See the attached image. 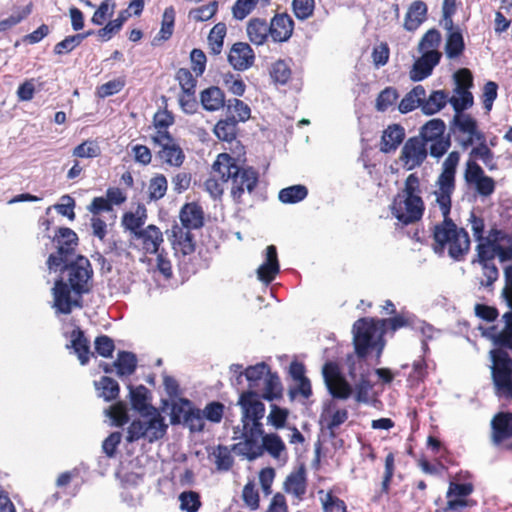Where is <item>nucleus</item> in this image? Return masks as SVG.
<instances>
[{"mask_svg": "<svg viewBox=\"0 0 512 512\" xmlns=\"http://www.w3.org/2000/svg\"><path fill=\"white\" fill-rule=\"evenodd\" d=\"M58 270L60 275L51 289L52 308L57 314L68 315L74 308H82V297L91 290L93 269L85 256L77 255Z\"/></svg>", "mask_w": 512, "mask_h": 512, "instance_id": "1", "label": "nucleus"}, {"mask_svg": "<svg viewBox=\"0 0 512 512\" xmlns=\"http://www.w3.org/2000/svg\"><path fill=\"white\" fill-rule=\"evenodd\" d=\"M439 205L443 216V221L434 225L432 230L433 244L435 253L443 254L447 250L448 255L455 261L464 260L470 250V237L468 232L458 227L450 218L452 202L443 206L442 202H436Z\"/></svg>", "mask_w": 512, "mask_h": 512, "instance_id": "2", "label": "nucleus"}, {"mask_svg": "<svg viewBox=\"0 0 512 512\" xmlns=\"http://www.w3.org/2000/svg\"><path fill=\"white\" fill-rule=\"evenodd\" d=\"M212 172L218 174L222 182H231L230 195L236 204H242L245 192L253 193L259 183V173L255 168L239 165L238 160L228 153L217 156Z\"/></svg>", "mask_w": 512, "mask_h": 512, "instance_id": "3", "label": "nucleus"}, {"mask_svg": "<svg viewBox=\"0 0 512 512\" xmlns=\"http://www.w3.org/2000/svg\"><path fill=\"white\" fill-rule=\"evenodd\" d=\"M421 180L417 173L409 174L390 205L391 214L404 226L420 221L425 212Z\"/></svg>", "mask_w": 512, "mask_h": 512, "instance_id": "4", "label": "nucleus"}, {"mask_svg": "<svg viewBox=\"0 0 512 512\" xmlns=\"http://www.w3.org/2000/svg\"><path fill=\"white\" fill-rule=\"evenodd\" d=\"M353 344L355 353L359 358H366L370 350L377 348V356L379 357L384 348L382 327L379 319L360 318L353 324Z\"/></svg>", "mask_w": 512, "mask_h": 512, "instance_id": "5", "label": "nucleus"}, {"mask_svg": "<svg viewBox=\"0 0 512 512\" xmlns=\"http://www.w3.org/2000/svg\"><path fill=\"white\" fill-rule=\"evenodd\" d=\"M419 137L428 149L429 155L439 160L451 147L450 133H446V124L440 118L427 121L419 131Z\"/></svg>", "mask_w": 512, "mask_h": 512, "instance_id": "6", "label": "nucleus"}, {"mask_svg": "<svg viewBox=\"0 0 512 512\" xmlns=\"http://www.w3.org/2000/svg\"><path fill=\"white\" fill-rule=\"evenodd\" d=\"M78 240L77 234L72 229L68 227H60L57 229L53 237L56 252L51 253L46 261L49 271L56 272L63 263L75 259Z\"/></svg>", "mask_w": 512, "mask_h": 512, "instance_id": "7", "label": "nucleus"}, {"mask_svg": "<svg viewBox=\"0 0 512 512\" xmlns=\"http://www.w3.org/2000/svg\"><path fill=\"white\" fill-rule=\"evenodd\" d=\"M168 425L164 417L155 412L148 420L135 419L127 428L126 441L133 443L141 438L153 443L162 439L167 433Z\"/></svg>", "mask_w": 512, "mask_h": 512, "instance_id": "8", "label": "nucleus"}, {"mask_svg": "<svg viewBox=\"0 0 512 512\" xmlns=\"http://www.w3.org/2000/svg\"><path fill=\"white\" fill-rule=\"evenodd\" d=\"M449 133L463 150L485 140V134L472 115H454L449 123Z\"/></svg>", "mask_w": 512, "mask_h": 512, "instance_id": "9", "label": "nucleus"}, {"mask_svg": "<svg viewBox=\"0 0 512 512\" xmlns=\"http://www.w3.org/2000/svg\"><path fill=\"white\" fill-rule=\"evenodd\" d=\"M491 377L494 387L509 395L512 390V358L504 347L490 351Z\"/></svg>", "mask_w": 512, "mask_h": 512, "instance_id": "10", "label": "nucleus"}, {"mask_svg": "<svg viewBox=\"0 0 512 512\" xmlns=\"http://www.w3.org/2000/svg\"><path fill=\"white\" fill-rule=\"evenodd\" d=\"M460 161V153L451 151L442 164V171L436 180V202H442L443 206L452 202V194L456 188V170Z\"/></svg>", "mask_w": 512, "mask_h": 512, "instance_id": "11", "label": "nucleus"}, {"mask_svg": "<svg viewBox=\"0 0 512 512\" xmlns=\"http://www.w3.org/2000/svg\"><path fill=\"white\" fill-rule=\"evenodd\" d=\"M237 405L241 409V423L243 427H263L261 420L265 415V405L256 391L246 390L241 392Z\"/></svg>", "mask_w": 512, "mask_h": 512, "instance_id": "12", "label": "nucleus"}, {"mask_svg": "<svg viewBox=\"0 0 512 512\" xmlns=\"http://www.w3.org/2000/svg\"><path fill=\"white\" fill-rule=\"evenodd\" d=\"M322 374L325 384L334 398L345 400L351 396L352 387L341 374L337 363L326 362Z\"/></svg>", "mask_w": 512, "mask_h": 512, "instance_id": "13", "label": "nucleus"}, {"mask_svg": "<svg viewBox=\"0 0 512 512\" xmlns=\"http://www.w3.org/2000/svg\"><path fill=\"white\" fill-rule=\"evenodd\" d=\"M428 154V149L424 146L423 141L419 137L413 136L404 142L399 161L406 170L410 171L420 167L426 161Z\"/></svg>", "mask_w": 512, "mask_h": 512, "instance_id": "14", "label": "nucleus"}, {"mask_svg": "<svg viewBox=\"0 0 512 512\" xmlns=\"http://www.w3.org/2000/svg\"><path fill=\"white\" fill-rule=\"evenodd\" d=\"M242 436L244 441L234 444L233 450L250 461L263 455L262 444H259V438L264 436L263 427H243Z\"/></svg>", "mask_w": 512, "mask_h": 512, "instance_id": "15", "label": "nucleus"}, {"mask_svg": "<svg viewBox=\"0 0 512 512\" xmlns=\"http://www.w3.org/2000/svg\"><path fill=\"white\" fill-rule=\"evenodd\" d=\"M479 243L476 246L477 259L472 263L478 261L481 263H492L491 261L498 255L500 261L512 260V238H508L509 245L507 247L501 246L499 243H491V241L482 239L477 240Z\"/></svg>", "mask_w": 512, "mask_h": 512, "instance_id": "16", "label": "nucleus"}, {"mask_svg": "<svg viewBox=\"0 0 512 512\" xmlns=\"http://www.w3.org/2000/svg\"><path fill=\"white\" fill-rule=\"evenodd\" d=\"M152 143L158 147L156 156L163 164L174 168H179L183 165L186 156L174 136H170V139Z\"/></svg>", "mask_w": 512, "mask_h": 512, "instance_id": "17", "label": "nucleus"}, {"mask_svg": "<svg viewBox=\"0 0 512 512\" xmlns=\"http://www.w3.org/2000/svg\"><path fill=\"white\" fill-rule=\"evenodd\" d=\"M133 240L138 242L136 247L145 255L159 252L164 243L161 229L154 224H149L142 231H139Z\"/></svg>", "mask_w": 512, "mask_h": 512, "instance_id": "18", "label": "nucleus"}, {"mask_svg": "<svg viewBox=\"0 0 512 512\" xmlns=\"http://www.w3.org/2000/svg\"><path fill=\"white\" fill-rule=\"evenodd\" d=\"M295 23L287 12L275 13L269 22L270 37L275 43L287 42L293 35Z\"/></svg>", "mask_w": 512, "mask_h": 512, "instance_id": "19", "label": "nucleus"}, {"mask_svg": "<svg viewBox=\"0 0 512 512\" xmlns=\"http://www.w3.org/2000/svg\"><path fill=\"white\" fill-rule=\"evenodd\" d=\"M348 417L347 409L328 406L322 411L319 423L322 430L327 431L330 438H336L339 427L348 420Z\"/></svg>", "mask_w": 512, "mask_h": 512, "instance_id": "20", "label": "nucleus"}, {"mask_svg": "<svg viewBox=\"0 0 512 512\" xmlns=\"http://www.w3.org/2000/svg\"><path fill=\"white\" fill-rule=\"evenodd\" d=\"M171 245L172 248L182 255H191L196 249V240L190 229L180 227L174 224L171 227Z\"/></svg>", "mask_w": 512, "mask_h": 512, "instance_id": "21", "label": "nucleus"}, {"mask_svg": "<svg viewBox=\"0 0 512 512\" xmlns=\"http://www.w3.org/2000/svg\"><path fill=\"white\" fill-rule=\"evenodd\" d=\"M255 55L249 44L238 42L233 44L228 54V61L234 69L244 71L254 64Z\"/></svg>", "mask_w": 512, "mask_h": 512, "instance_id": "22", "label": "nucleus"}, {"mask_svg": "<svg viewBox=\"0 0 512 512\" xmlns=\"http://www.w3.org/2000/svg\"><path fill=\"white\" fill-rule=\"evenodd\" d=\"M441 53L437 50L423 52L422 56L414 63L411 71L413 81H421L431 75L433 68L440 62Z\"/></svg>", "mask_w": 512, "mask_h": 512, "instance_id": "23", "label": "nucleus"}, {"mask_svg": "<svg viewBox=\"0 0 512 512\" xmlns=\"http://www.w3.org/2000/svg\"><path fill=\"white\" fill-rule=\"evenodd\" d=\"M180 227L190 230L200 229L204 226V211L197 202L185 203L179 212Z\"/></svg>", "mask_w": 512, "mask_h": 512, "instance_id": "24", "label": "nucleus"}, {"mask_svg": "<svg viewBox=\"0 0 512 512\" xmlns=\"http://www.w3.org/2000/svg\"><path fill=\"white\" fill-rule=\"evenodd\" d=\"M280 271L278 261L277 249L274 245H269L266 248V260L257 269L258 279L265 283L270 284Z\"/></svg>", "mask_w": 512, "mask_h": 512, "instance_id": "25", "label": "nucleus"}, {"mask_svg": "<svg viewBox=\"0 0 512 512\" xmlns=\"http://www.w3.org/2000/svg\"><path fill=\"white\" fill-rule=\"evenodd\" d=\"M71 342L67 348H72L81 365H87L91 356L94 355L90 350V342L85 336L84 331L76 326L70 333Z\"/></svg>", "mask_w": 512, "mask_h": 512, "instance_id": "26", "label": "nucleus"}, {"mask_svg": "<svg viewBox=\"0 0 512 512\" xmlns=\"http://www.w3.org/2000/svg\"><path fill=\"white\" fill-rule=\"evenodd\" d=\"M155 128V133L151 136V142H160L165 139H170L173 136L169 131V127L175 123L174 114L167 110H158L152 120Z\"/></svg>", "mask_w": 512, "mask_h": 512, "instance_id": "27", "label": "nucleus"}, {"mask_svg": "<svg viewBox=\"0 0 512 512\" xmlns=\"http://www.w3.org/2000/svg\"><path fill=\"white\" fill-rule=\"evenodd\" d=\"M283 490L293 495L298 501H302L307 491V478L304 467L290 473L283 484Z\"/></svg>", "mask_w": 512, "mask_h": 512, "instance_id": "28", "label": "nucleus"}, {"mask_svg": "<svg viewBox=\"0 0 512 512\" xmlns=\"http://www.w3.org/2000/svg\"><path fill=\"white\" fill-rule=\"evenodd\" d=\"M405 129L400 124H391L383 131L380 141V151L395 152L405 139Z\"/></svg>", "mask_w": 512, "mask_h": 512, "instance_id": "29", "label": "nucleus"}, {"mask_svg": "<svg viewBox=\"0 0 512 512\" xmlns=\"http://www.w3.org/2000/svg\"><path fill=\"white\" fill-rule=\"evenodd\" d=\"M147 209L143 204H139L135 211L125 212L121 219V225L124 230L131 233L133 239L139 231H142L145 227L144 224L147 220Z\"/></svg>", "mask_w": 512, "mask_h": 512, "instance_id": "30", "label": "nucleus"}, {"mask_svg": "<svg viewBox=\"0 0 512 512\" xmlns=\"http://www.w3.org/2000/svg\"><path fill=\"white\" fill-rule=\"evenodd\" d=\"M246 33L249 41L256 45H264L270 37L269 23L260 17L249 19L246 25Z\"/></svg>", "mask_w": 512, "mask_h": 512, "instance_id": "31", "label": "nucleus"}, {"mask_svg": "<svg viewBox=\"0 0 512 512\" xmlns=\"http://www.w3.org/2000/svg\"><path fill=\"white\" fill-rule=\"evenodd\" d=\"M493 439L500 443L512 437V413L499 412L492 420Z\"/></svg>", "mask_w": 512, "mask_h": 512, "instance_id": "32", "label": "nucleus"}, {"mask_svg": "<svg viewBox=\"0 0 512 512\" xmlns=\"http://www.w3.org/2000/svg\"><path fill=\"white\" fill-rule=\"evenodd\" d=\"M427 17V5L421 0L411 3L404 19V28L407 31H415Z\"/></svg>", "mask_w": 512, "mask_h": 512, "instance_id": "33", "label": "nucleus"}, {"mask_svg": "<svg viewBox=\"0 0 512 512\" xmlns=\"http://www.w3.org/2000/svg\"><path fill=\"white\" fill-rule=\"evenodd\" d=\"M200 102L206 111H217L225 107V94L219 87L210 86L201 91Z\"/></svg>", "mask_w": 512, "mask_h": 512, "instance_id": "34", "label": "nucleus"}, {"mask_svg": "<svg viewBox=\"0 0 512 512\" xmlns=\"http://www.w3.org/2000/svg\"><path fill=\"white\" fill-rule=\"evenodd\" d=\"M448 35L445 44V53L448 58L456 59L465 50V42L462 35V32L458 26H454L452 23V28L447 29Z\"/></svg>", "mask_w": 512, "mask_h": 512, "instance_id": "35", "label": "nucleus"}, {"mask_svg": "<svg viewBox=\"0 0 512 512\" xmlns=\"http://www.w3.org/2000/svg\"><path fill=\"white\" fill-rule=\"evenodd\" d=\"M168 190V180L162 173H155L148 181L147 202H157L165 197Z\"/></svg>", "mask_w": 512, "mask_h": 512, "instance_id": "36", "label": "nucleus"}, {"mask_svg": "<svg viewBox=\"0 0 512 512\" xmlns=\"http://www.w3.org/2000/svg\"><path fill=\"white\" fill-rule=\"evenodd\" d=\"M175 17L176 12L173 6L165 8L162 15L161 28L153 39V45H158L159 43L167 41L172 37L175 26Z\"/></svg>", "mask_w": 512, "mask_h": 512, "instance_id": "37", "label": "nucleus"}, {"mask_svg": "<svg viewBox=\"0 0 512 512\" xmlns=\"http://www.w3.org/2000/svg\"><path fill=\"white\" fill-rule=\"evenodd\" d=\"M426 96V90L422 85L415 86L408 92L400 101L398 109L401 113L405 114L420 107L422 109V101Z\"/></svg>", "mask_w": 512, "mask_h": 512, "instance_id": "38", "label": "nucleus"}, {"mask_svg": "<svg viewBox=\"0 0 512 512\" xmlns=\"http://www.w3.org/2000/svg\"><path fill=\"white\" fill-rule=\"evenodd\" d=\"M449 102V95L444 90L433 91L429 97L422 101V112L425 115H433L443 109Z\"/></svg>", "mask_w": 512, "mask_h": 512, "instance_id": "39", "label": "nucleus"}, {"mask_svg": "<svg viewBox=\"0 0 512 512\" xmlns=\"http://www.w3.org/2000/svg\"><path fill=\"white\" fill-rule=\"evenodd\" d=\"M113 366L117 369L119 377L130 376L137 368L136 355L129 351H119Z\"/></svg>", "mask_w": 512, "mask_h": 512, "instance_id": "40", "label": "nucleus"}, {"mask_svg": "<svg viewBox=\"0 0 512 512\" xmlns=\"http://www.w3.org/2000/svg\"><path fill=\"white\" fill-rule=\"evenodd\" d=\"M283 395V387L277 373H270L264 378V389L263 393L260 395V398L273 401L279 400Z\"/></svg>", "mask_w": 512, "mask_h": 512, "instance_id": "41", "label": "nucleus"}, {"mask_svg": "<svg viewBox=\"0 0 512 512\" xmlns=\"http://www.w3.org/2000/svg\"><path fill=\"white\" fill-rule=\"evenodd\" d=\"M382 333L380 337L388 332H396L401 328L410 327L413 324V317L406 313L394 314L391 318L379 319Z\"/></svg>", "mask_w": 512, "mask_h": 512, "instance_id": "42", "label": "nucleus"}, {"mask_svg": "<svg viewBox=\"0 0 512 512\" xmlns=\"http://www.w3.org/2000/svg\"><path fill=\"white\" fill-rule=\"evenodd\" d=\"M229 118H234L239 122H246L251 117V109L244 101L232 98L228 99L225 104Z\"/></svg>", "mask_w": 512, "mask_h": 512, "instance_id": "43", "label": "nucleus"}, {"mask_svg": "<svg viewBox=\"0 0 512 512\" xmlns=\"http://www.w3.org/2000/svg\"><path fill=\"white\" fill-rule=\"evenodd\" d=\"M237 125L238 120L234 118L221 119L216 123L214 133L219 140L231 142L236 138Z\"/></svg>", "mask_w": 512, "mask_h": 512, "instance_id": "44", "label": "nucleus"}, {"mask_svg": "<svg viewBox=\"0 0 512 512\" xmlns=\"http://www.w3.org/2000/svg\"><path fill=\"white\" fill-rule=\"evenodd\" d=\"M95 387L99 391V396L105 401L110 402L118 398L120 386L116 380L108 376H102Z\"/></svg>", "mask_w": 512, "mask_h": 512, "instance_id": "45", "label": "nucleus"}, {"mask_svg": "<svg viewBox=\"0 0 512 512\" xmlns=\"http://www.w3.org/2000/svg\"><path fill=\"white\" fill-rule=\"evenodd\" d=\"M226 33L227 27L223 22H219L212 27L208 35V45L212 54L218 55L221 53Z\"/></svg>", "mask_w": 512, "mask_h": 512, "instance_id": "46", "label": "nucleus"}, {"mask_svg": "<svg viewBox=\"0 0 512 512\" xmlns=\"http://www.w3.org/2000/svg\"><path fill=\"white\" fill-rule=\"evenodd\" d=\"M469 156L470 158L482 160L490 171L498 169V166L494 161V153L488 147L486 139L484 141H480L477 146L473 147L469 153Z\"/></svg>", "mask_w": 512, "mask_h": 512, "instance_id": "47", "label": "nucleus"}, {"mask_svg": "<svg viewBox=\"0 0 512 512\" xmlns=\"http://www.w3.org/2000/svg\"><path fill=\"white\" fill-rule=\"evenodd\" d=\"M271 369L265 362L257 363L256 365L248 366L244 375L249 382V390H253L259 386V381L265 378Z\"/></svg>", "mask_w": 512, "mask_h": 512, "instance_id": "48", "label": "nucleus"}, {"mask_svg": "<svg viewBox=\"0 0 512 512\" xmlns=\"http://www.w3.org/2000/svg\"><path fill=\"white\" fill-rule=\"evenodd\" d=\"M308 195L306 186L298 184L283 188L279 192V200L285 204H295L304 200Z\"/></svg>", "mask_w": 512, "mask_h": 512, "instance_id": "49", "label": "nucleus"}, {"mask_svg": "<svg viewBox=\"0 0 512 512\" xmlns=\"http://www.w3.org/2000/svg\"><path fill=\"white\" fill-rule=\"evenodd\" d=\"M211 455L214 457V464L218 471H228L232 468L234 459L227 446L221 444L216 446Z\"/></svg>", "mask_w": 512, "mask_h": 512, "instance_id": "50", "label": "nucleus"}, {"mask_svg": "<svg viewBox=\"0 0 512 512\" xmlns=\"http://www.w3.org/2000/svg\"><path fill=\"white\" fill-rule=\"evenodd\" d=\"M72 155L76 158H97L101 155L99 142L88 139L74 147Z\"/></svg>", "mask_w": 512, "mask_h": 512, "instance_id": "51", "label": "nucleus"}, {"mask_svg": "<svg viewBox=\"0 0 512 512\" xmlns=\"http://www.w3.org/2000/svg\"><path fill=\"white\" fill-rule=\"evenodd\" d=\"M129 389L132 408L138 412L147 410L149 390L144 385H139L137 387L129 385Z\"/></svg>", "mask_w": 512, "mask_h": 512, "instance_id": "52", "label": "nucleus"}, {"mask_svg": "<svg viewBox=\"0 0 512 512\" xmlns=\"http://www.w3.org/2000/svg\"><path fill=\"white\" fill-rule=\"evenodd\" d=\"M263 452H268L273 458L278 459L286 447L281 437L275 433L264 434L262 437Z\"/></svg>", "mask_w": 512, "mask_h": 512, "instance_id": "53", "label": "nucleus"}, {"mask_svg": "<svg viewBox=\"0 0 512 512\" xmlns=\"http://www.w3.org/2000/svg\"><path fill=\"white\" fill-rule=\"evenodd\" d=\"M219 3L217 0H213L206 5H202L197 8H193L189 11V18L195 22H204L213 18L218 12Z\"/></svg>", "mask_w": 512, "mask_h": 512, "instance_id": "54", "label": "nucleus"}, {"mask_svg": "<svg viewBox=\"0 0 512 512\" xmlns=\"http://www.w3.org/2000/svg\"><path fill=\"white\" fill-rule=\"evenodd\" d=\"M458 96L449 98V103L454 109V115H469L465 110L470 108L474 103L473 95L470 91L455 92Z\"/></svg>", "mask_w": 512, "mask_h": 512, "instance_id": "55", "label": "nucleus"}, {"mask_svg": "<svg viewBox=\"0 0 512 512\" xmlns=\"http://www.w3.org/2000/svg\"><path fill=\"white\" fill-rule=\"evenodd\" d=\"M503 329L492 335L494 344L498 347L502 345H512V311H508L503 315Z\"/></svg>", "mask_w": 512, "mask_h": 512, "instance_id": "56", "label": "nucleus"}, {"mask_svg": "<svg viewBox=\"0 0 512 512\" xmlns=\"http://www.w3.org/2000/svg\"><path fill=\"white\" fill-rule=\"evenodd\" d=\"M292 12L299 21H305L314 15L315 0H292Z\"/></svg>", "mask_w": 512, "mask_h": 512, "instance_id": "57", "label": "nucleus"}, {"mask_svg": "<svg viewBox=\"0 0 512 512\" xmlns=\"http://www.w3.org/2000/svg\"><path fill=\"white\" fill-rule=\"evenodd\" d=\"M271 78L274 82L285 85L291 79L292 71L290 65L285 60H277L270 70Z\"/></svg>", "mask_w": 512, "mask_h": 512, "instance_id": "58", "label": "nucleus"}, {"mask_svg": "<svg viewBox=\"0 0 512 512\" xmlns=\"http://www.w3.org/2000/svg\"><path fill=\"white\" fill-rule=\"evenodd\" d=\"M398 97V92L394 87H386L378 94L376 98V110L379 112L387 111L396 103Z\"/></svg>", "mask_w": 512, "mask_h": 512, "instance_id": "59", "label": "nucleus"}, {"mask_svg": "<svg viewBox=\"0 0 512 512\" xmlns=\"http://www.w3.org/2000/svg\"><path fill=\"white\" fill-rule=\"evenodd\" d=\"M92 32L88 31L86 33L82 34H76L72 36H67L62 41L58 42L54 46V53L57 55H62L64 53L71 52L73 49H75L84 38L91 35Z\"/></svg>", "mask_w": 512, "mask_h": 512, "instance_id": "60", "label": "nucleus"}, {"mask_svg": "<svg viewBox=\"0 0 512 512\" xmlns=\"http://www.w3.org/2000/svg\"><path fill=\"white\" fill-rule=\"evenodd\" d=\"M126 81L124 77L110 80L96 88V95L99 98H107L119 93L125 87Z\"/></svg>", "mask_w": 512, "mask_h": 512, "instance_id": "61", "label": "nucleus"}, {"mask_svg": "<svg viewBox=\"0 0 512 512\" xmlns=\"http://www.w3.org/2000/svg\"><path fill=\"white\" fill-rule=\"evenodd\" d=\"M258 2L259 0H236L231 8L233 18L244 20L256 8Z\"/></svg>", "mask_w": 512, "mask_h": 512, "instance_id": "62", "label": "nucleus"}, {"mask_svg": "<svg viewBox=\"0 0 512 512\" xmlns=\"http://www.w3.org/2000/svg\"><path fill=\"white\" fill-rule=\"evenodd\" d=\"M203 412L198 408L188 409L185 413L184 423L193 432H201L205 428Z\"/></svg>", "mask_w": 512, "mask_h": 512, "instance_id": "63", "label": "nucleus"}, {"mask_svg": "<svg viewBox=\"0 0 512 512\" xmlns=\"http://www.w3.org/2000/svg\"><path fill=\"white\" fill-rule=\"evenodd\" d=\"M180 508L186 512H197L201 506L200 496L195 491H185L179 495Z\"/></svg>", "mask_w": 512, "mask_h": 512, "instance_id": "64", "label": "nucleus"}]
</instances>
